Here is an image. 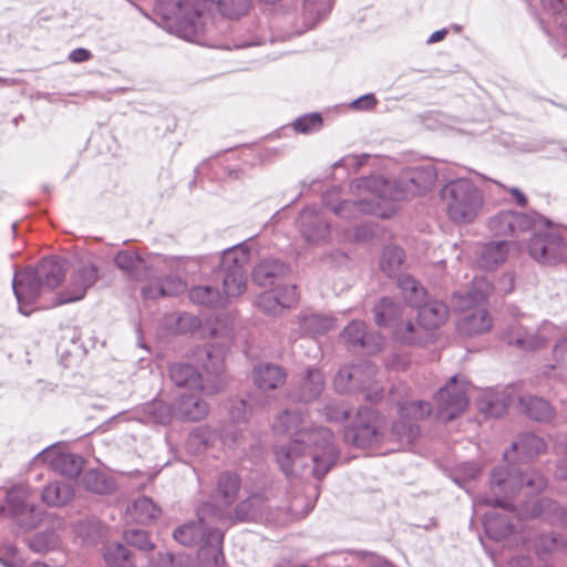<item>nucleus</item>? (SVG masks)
I'll return each instance as SVG.
<instances>
[{
	"label": "nucleus",
	"mask_w": 567,
	"mask_h": 567,
	"mask_svg": "<svg viewBox=\"0 0 567 567\" xmlns=\"http://www.w3.org/2000/svg\"><path fill=\"white\" fill-rule=\"evenodd\" d=\"M200 326L203 332H208L216 343L200 348L195 355L202 362V367L207 375L206 380L189 363H172L168 369L171 380L179 388H200L206 394L213 395L223 391L226 385L225 353L226 348L234 341L233 323L234 321H203Z\"/></svg>",
	"instance_id": "1"
},
{
	"label": "nucleus",
	"mask_w": 567,
	"mask_h": 567,
	"mask_svg": "<svg viewBox=\"0 0 567 567\" xmlns=\"http://www.w3.org/2000/svg\"><path fill=\"white\" fill-rule=\"evenodd\" d=\"M274 453L280 470L288 477L311 466L313 477L321 480L339 458L333 433L324 426L312 430L308 434V441L293 437L288 443L276 445Z\"/></svg>",
	"instance_id": "2"
},
{
	"label": "nucleus",
	"mask_w": 567,
	"mask_h": 567,
	"mask_svg": "<svg viewBox=\"0 0 567 567\" xmlns=\"http://www.w3.org/2000/svg\"><path fill=\"white\" fill-rule=\"evenodd\" d=\"M250 8V0H178L172 17L167 18L168 29L177 37L200 42L204 37L215 33L216 18L219 11L229 19L245 16Z\"/></svg>",
	"instance_id": "3"
},
{
	"label": "nucleus",
	"mask_w": 567,
	"mask_h": 567,
	"mask_svg": "<svg viewBox=\"0 0 567 567\" xmlns=\"http://www.w3.org/2000/svg\"><path fill=\"white\" fill-rule=\"evenodd\" d=\"M223 512L212 503H203L197 508V520L177 527L173 537L184 546H197V556L203 565L219 567L224 563V535L216 526Z\"/></svg>",
	"instance_id": "4"
},
{
	"label": "nucleus",
	"mask_w": 567,
	"mask_h": 567,
	"mask_svg": "<svg viewBox=\"0 0 567 567\" xmlns=\"http://www.w3.org/2000/svg\"><path fill=\"white\" fill-rule=\"evenodd\" d=\"M436 181L432 166H414L403 169L396 177L369 176L355 179L353 186L371 193L381 200H404L430 190Z\"/></svg>",
	"instance_id": "5"
},
{
	"label": "nucleus",
	"mask_w": 567,
	"mask_h": 567,
	"mask_svg": "<svg viewBox=\"0 0 567 567\" xmlns=\"http://www.w3.org/2000/svg\"><path fill=\"white\" fill-rule=\"evenodd\" d=\"M547 486L546 477L538 471L527 467L525 471L514 464L501 465L491 473L489 489L492 495H478L474 502L493 508L513 511L512 497L523 487L529 493H540Z\"/></svg>",
	"instance_id": "6"
},
{
	"label": "nucleus",
	"mask_w": 567,
	"mask_h": 567,
	"mask_svg": "<svg viewBox=\"0 0 567 567\" xmlns=\"http://www.w3.org/2000/svg\"><path fill=\"white\" fill-rule=\"evenodd\" d=\"M449 219L455 225H470L483 212L484 192L470 178L449 181L440 192Z\"/></svg>",
	"instance_id": "7"
},
{
	"label": "nucleus",
	"mask_w": 567,
	"mask_h": 567,
	"mask_svg": "<svg viewBox=\"0 0 567 567\" xmlns=\"http://www.w3.org/2000/svg\"><path fill=\"white\" fill-rule=\"evenodd\" d=\"M377 372V365L367 360L342 365L333 378V388L338 393L361 392L368 401H380L383 389L375 381Z\"/></svg>",
	"instance_id": "8"
},
{
	"label": "nucleus",
	"mask_w": 567,
	"mask_h": 567,
	"mask_svg": "<svg viewBox=\"0 0 567 567\" xmlns=\"http://www.w3.org/2000/svg\"><path fill=\"white\" fill-rule=\"evenodd\" d=\"M190 261L188 257L152 256L147 259L131 250H121L115 255V265L126 277L136 281L151 279L155 274L164 270L183 271L185 265Z\"/></svg>",
	"instance_id": "9"
},
{
	"label": "nucleus",
	"mask_w": 567,
	"mask_h": 567,
	"mask_svg": "<svg viewBox=\"0 0 567 567\" xmlns=\"http://www.w3.org/2000/svg\"><path fill=\"white\" fill-rule=\"evenodd\" d=\"M250 257V249L245 244H237L225 249L218 266L213 269L216 280L221 281L228 295L239 297L246 291V265Z\"/></svg>",
	"instance_id": "10"
},
{
	"label": "nucleus",
	"mask_w": 567,
	"mask_h": 567,
	"mask_svg": "<svg viewBox=\"0 0 567 567\" xmlns=\"http://www.w3.org/2000/svg\"><path fill=\"white\" fill-rule=\"evenodd\" d=\"M529 256L544 266H556L567 261V236L548 228L535 233L527 245Z\"/></svg>",
	"instance_id": "11"
},
{
	"label": "nucleus",
	"mask_w": 567,
	"mask_h": 567,
	"mask_svg": "<svg viewBox=\"0 0 567 567\" xmlns=\"http://www.w3.org/2000/svg\"><path fill=\"white\" fill-rule=\"evenodd\" d=\"M30 489L16 485L7 492L6 505H0V515L11 518L19 528L29 530L41 520V512L30 502Z\"/></svg>",
	"instance_id": "12"
},
{
	"label": "nucleus",
	"mask_w": 567,
	"mask_h": 567,
	"mask_svg": "<svg viewBox=\"0 0 567 567\" xmlns=\"http://www.w3.org/2000/svg\"><path fill=\"white\" fill-rule=\"evenodd\" d=\"M12 288L18 302L19 312L28 317L35 309L48 307L41 302L48 291L32 267L17 271L12 279Z\"/></svg>",
	"instance_id": "13"
},
{
	"label": "nucleus",
	"mask_w": 567,
	"mask_h": 567,
	"mask_svg": "<svg viewBox=\"0 0 567 567\" xmlns=\"http://www.w3.org/2000/svg\"><path fill=\"white\" fill-rule=\"evenodd\" d=\"M380 417L370 406L359 408L354 420L346 426L343 439L357 447H369L379 442Z\"/></svg>",
	"instance_id": "14"
},
{
	"label": "nucleus",
	"mask_w": 567,
	"mask_h": 567,
	"mask_svg": "<svg viewBox=\"0 0 567 567\" xmlns=\"http://www.w3.org/2000/svg\"><path fill=\"white\" fill-rule=\"evenodd\" d=\"M549 329L550 326L546 321L536 331L527 329L520 321H507V324L502 328L501 339L508 346L523 351L537 350L548 342L546 332Z\"/></svg>",
	"instance_id": "15"
},
{
	"label": "nucleus",
	"mask_w": 567,
	"mask_h": 567,
	"mask_svg": "<svg viewBox=\"0 0 567 567\" xmlns=\"http://www.w3.org/2000/svg\"><path fill=\"white\" fill-rule=\"evenodd\" d=\"M332 3L333 0H305L300 21H293L292 25L287 29L285 24L292 22L290 16L285 17L282 21L276 22V27H279L281 30L280 39L300 35L313 28L320 19L327 17L331 11Z\"/></svg>",
	"instance_id": "16"
},
{
	"label": "nucleus",
	"mask_w": 567,
	"mask_h": 567,
	"mask_svg": "<svg viewBox=\"0 0 567 567\" xmlns=\"http://www.w3.org/2000/svg\"><path fill=\"white\" fill-rule=\"evenodd\" d=\"M536 215L515 210H501L488 218L487 228L495 237H518L536 224Z\"/></svg>",
	"instance_id": "17"
},
{
	"label": "nucleus",
	"mask_w": 567,
	"mask_h": 567,
	"mask_svg": "<svg viewBox=\"0 0 567 567\" xmlns=\"http://www.w3.org/2000/svg\"><path fill=\"white\" fill-rule=\"evenodd\" d=\"M434 400L439 406V417L444 422L457 417L467 406L465 384L458 382V377L453 375L450 381L435 394Z\"/></svg>",
	"instance_id": "18"
},
{
	"label": "nucleus",
	"mask_w": 567,
	"mask_h": 567,
	"mask_svg": "<svg viewBox=\"0 0 567 567\" xmlns=\"http://www.w3.org/2000/svg\"><path fill=\"white\" fill-rule=\"evenodd\" d=\"M296 225L301 238L310 245H321L330 238L331 225L316 206L305 207L299 213Z\"/></svg>",
	"instance_id": "19"
},
{
	"label": "nucleus",
	"mask_w": 567,
	"mask_h": 567,
	"mask_svg": "<svg viewBox=\"0 0 567 567\" xmlns=\"http://www.w3.org/2000/svg\"><path fill=\"white\" fill-rule=\"evenodd\" d=\"M99 278V268L92 264H82L74 269L70 277L68 288L58 296V300L53 303L62 305L82 299L87 289H90Z\"/></svg>",
	"instance_id": "20"
},
{
	"label": "nucleus",
	"mask_w": 567,
	"mask_h": 567,
	"mask_svg": "<svg viewBox=\"0 0 567 567\" xmlns=\"http://www.w3.org/2000/svg\"><path fill=\"white\" fill-rule=\"evenodd\" d=\"M342 337L368 355L380 352L384 346V338L379 332L370 331L365 321H349Z\"/></svg>",
	"instance_id": "21"
},
{
	"label": "nucleus",
	"mask_w": 567,
	"mask_h": 567,
	"mask_svg": "<svg viewBox=\"0 0 567 567\" xmlns=\"http://www.w3.org/2000/svg\"><path fill=\"white\" fill-rule=\"evenodd\" d=\"M34 461L48 463L54 472L69 478L78 477L84 465L82 456L73 453H56L51 447L38 453Z\"/></svg>",
	"instance_id": "22"
},
{
	"label": "nucleus",
	"mask_w": 567,
	"mask_h": 567,
	"mask_svg": "<svg viewBox=\"0 0 567 567\" xmlns=\"http://www.w3.org/2000/svg\"><path fill=\"white\" fill-rule=\"evenodd\" d=\"M297 287L286 286L279 291H265L257 297L256 306L266 316H284L297 302Z\"/></svg>",
	"instance_id": "23"
},
{
	"label": "nucleus",
	"mask_w": 567,
	"mask_h": 567,
	"mask_svg": "<svg viewBox=\"0 0 567 567\" xmlns=\"http://www.w3.org/2000/svg\"><path fill=\"white\" fill-rule=\"evenodd\" d=\"M353 181L352 183H354ZM351 187L357 190V188L351 184ZM359 192V189H358ZM360 193H367V197H362L359 200H342L337 205H331L328 202V198H323V203L327 207H329L334 215L346 218V219H352L358 218L361 215H380L382 217H385L384 214H380L378 212L379 203L375 202V199H379L378 197L373 196L371 193L360 189Z\"/></svg>",
	"instance_id": "24"
},
{
	"label": "nucleus",
	"mask_w": 567,
	"mask_h": 567,
	"mask_svg": "<svg viewBox=\"0 0 567 567\" xmlns=\"http://www.w3.org/2000/svg\"><path fill=\"white\" fill-rule=\"evenodd\" d=\"M493 286L484 277H476L473 287L464 291H456L452 295L450 308L454 312H464L484 302L492 293Z\"/></svg>",
	"instance_id": "25"
},
{
	"label": "nucleus",
	"mask_w": 567,
	"mask_h": 567,
	"mask_svg": "<svg viewBox=\"0 0 567 567\" xmlns=\"http://www.w3.org/2000/svg\"><path fill=\"white\" fill-rule=\"evenodd\" d=\"M323 389L322 372L319 369L309 368L299 383L289 390L288 398L296 402L310 403L321 395Z\"/></svg>",
	"instance_id": "26"
},
{
	"label": "nucleus",
	"mask_w": 567,
	"mask_h": 567,
	"mask_svg": "<svg viewBox=\"0 0 567 567\" xmlns=\"http://www.w3.org/2000/svg\"><path fill=\"white\" fill-rule=\"evenodd\" d=\"M134 420L145 424L168 425L175 415V405L161 399H154L133 411Z\"/></svg>",
	"instance_id": "27"
},
{
	"label": "nucleus",
	"mask_w": 567,
	"mask_h": 567,
	"mask_svg": "<svg viewBox=\"0 0 567 567\" xmlns=\"http://www.w3.org/2000/svg\"><path fill=\"white\" fill-rule=\"evenodd\" d=\"M520 519L544 518L550 523L561 522L567 525L566 513L556 502L547 497L539 498L526 504L524 509L517 514Z\"/></svg>",
	"instance_id": "28"
},
{
	"label": "nucleus",
	"mask_w": 567,
	"mask_h": 567,
	"mask_svg": "<svg viewBox=\"0 0 567 567\" xmlns=\"http://www.w3.org/2000/svg\"><path fill=\"white\" fill-rule=\"evenodd\" d=\"M393 337L395 340L406 343L426 342L430 330L437 329V321H394Z\"/></svg>",
	"instance_id": "29"
},
{
	"label": "nucleus",
	"mask_w": 567,
	"mask_h": 567,
	"mask_svg": "<svg viewBox=\"0 0 567 567\" xmlns=\"http://www.w3.org/2000/svg\"><path fill=\"white\" fill-rule=\"evenodd\" d=\"M189 300L199 307L206 309H220L225 308L233 295H228L223 288V291L218 287L209 284H200L192 287L188 290Z\"/></svg>",
	"instance_id": "30"
},
{
	"label": "nucleus",
	"mask_w": 567,
	"mask_h": 567,
	"mask_svg": "<svg viewBox=\"0 0 567 567\" xmlns=\"http://www.w3.org/2000/svg\"><path fill=\"white\" fill-rule=\"evenodd\" d=\"M176 419L196 422L205 419L209 413L208 403L198 395L183 394L174 401Z\"/></svg>",
	"instance_id": "31"
},
{
	"label": "nucleus",
	"mask_w": 567,
	"mask_h": 567,
	"mask_svg": "<svg viewBox=\"0 0 567 567\" xmlns=\"http://www.w3.org/2000/svg\"><path fill=\"white\" fill-rule=\"evenodd\" d=\"M315 429L316 427H306L303 414L297 410H285L280 412L274 422L275 432L307 441L308 434Z\"/></svg>",
	"instance_id": "32"
},
{
	"label": "nucleus",
	"mask_w": 567,
	"mask_h": 567,
	"mask_svg": "<svg viewBox=\"0 0 567 567\" xmlns=\"http://www.w3.org/2000/svg\"><path fill=\"white\" fill-rule=\"evenodd\" d=\"M509 244L507 240L488 241L477 251L476 264L481 269L495 270L507 258Z\"/></svg>",
	"instance_id": "33"
},
{
	"label": "nucleus",
	"mask_w": 567,
	"mask_h": 567,
	"mask_svg": "<svg viewBox=\"0 0 567 567\" xmlns=\"http://www.w3.org/2000/svg\"><path fill=\"white\" fill-rule=\"evenodd\" d=\"M522 411L533 421L549 423L556 416V410L549 401L537 395H522L518 399Z\"/></svg>",
	"instance_id": "34"
},
{
	"label": "nucleus",
	"mask_w": 567,
	"mask_h": 567,
	"mask_svg": "<svg viewBox=\"0 0 567 567\" xmlns=\"http://www.w3.org/2000/svg\"><path fill=\"white\" fill-rule=\"evenodd\" d=\"M33 269L45 289L51 291L60 285L65 276V260L58 257L43 258Z\"/></svg>",
	"instance_id": "35"
},
{
	"label": "nucleus",
	"mask_w": 567,
	"mask_h": 567,
	"mask_svg": "<svg viewBox=\"0 0 567 567\" xmlns=\"http://www.w3.org/2000/svg\"><path fill=\"white\" fill-rule=\"evenodd\" d=\"M252 375L255 385L260 390L278 389L287 379L285 369L274 363L255 365Z\"/></svg>",
	"instance_id": "36"
},
{
	"label": "nucleus",
	"mask_w": 567,
	"mask_h": 567,
	"mask_svg": "<svg viewBox=\"0 0 567 567\" xmlns=\"http://www.w3.org/2000/svg\"><path fill=\"white\" fill-rule=\"evenodd\" d=\"M161 508L147 496L136 498L126 508L125 519L140 525L154 522L161 515Z\"/></svg>",
	"instance_id": "37"
},
{
	"label": "nucleus",
	"mask_w": 567,
	"mask_h": 567,
	"mask_svg": "<svg viewBox=\"0 0 567 567\" xmlns=\"http://www.w3.org/2000/svg\"><path fill=\"white\" fill-rule=\"evenodd\" d=\"M483 525L487 536L496 542H502L515 533L511 518L494 511L484 514Z\"/></svg>",
	"instance_id": "38"
},
{
	"label": "nucleus",
	"mask_w": 567,
	"mask_h": 567,
	"mask_svg": "<svg viewBox=\"0 0 567 567\" xmlns=\"http://www.w3.org/2000/svg\"><path fill=\"white\" fill-rule=\"evenodd\" d=\"M513 389L507 388L503 391H489L478 402L480 410L488 416H502L509 404L513 402Z\"/></svg>",
	"instance_id": "39"
},
{
	"label": "nucleus",
	"mask_w": 567,
	"mask_h": 567,
	"mask_svg": "<svg viewBox=\"0 0 567 567\" xmlns=\"http://www.w3.org/2000/svg\"><path fill=\"white\" fill-rule=\"evenodd\" d=\"M288 271L287 266L277 259L260 261L252 271L255 282L262 287H269L284 277Z\"/></svg>",
	"instance_id": "40"
},
{
	"label": "nucleus",
	"mask_w": 567,
	"mask_h": 567,
	"mask_svg": "<svg viewBox=\"0 0 567 567\" xmlns=\"http://www.w3.org/2000/svg\"><path fill=\"white\" fill-rule=\"evenodd\" d=\"M239 489V476L230 471L221 472L217 478L215 498L225 506H229L236 501Z\"/></svg>",
	"instance_id": "41"
},
{
	"label": "nucleus",
	"mask_w": 567,
	"mask_h": 567,
	"mask_svg": "<svg viewBox=\"0 0 567 567\" xmlns=\"http://www.w3.org/2000/svg\"><path fill=\"white\" fill-rule=\"evenodd\" d=\"M74 491L64 482L55 481L44 487L41 494L43 503L51 507H60L72 501Z\"/></svg>",
	"instance_id": "42"
},
{
	"label": "nucleus",
	"mask_w": 567,
	"mask_h": 567,
	"mask_svg": "<svg viewBox=\"0 0 567 567\" xmlns=\"http://www.w3.org/2000/svg\"><path fill=\"white\" fill-rule=\"evenodd\" d=\"M512 452H517L522 458H533L542 453H545L547 449L546 442L533 434L522 433L516 442L512 443Z\"/></svg>",
	"instance_id": "43"
},
{
	"label": "nucleus",
	"mask_w": 567,
	"mask_h": 567,
	"mask_svg": "<svg viewBox=\"0 0 567 567\" xmlns=\"http://www.w3.org/2000/svg\"><path fill=\"white\" fill-rule=\"evenodd\" d=\"M82 484L87 492L101 495L110 494L116 487L114 480L100 470L85 472L82 476Z\"/></svg>",
	"instance_id": "44"
},
{
	"label": "nucleus",
	"mask_w": 567,
	"mask_h": 567,
	"mask_svg": "<svg viewBox=\"0 0 567 567\" xmlns=\"http://www.w3.org/2000/svg\"><path fill=\"white\" fill-rule=\"evenodd\" d=\"M398 285L404 299L412 307H421L424 303V300L427 297L426 290L413 277L410 275H402L398 279Z\"/></svg>",
	"instance_id": "45"
},
{
	"label": "nucleus",
	"mask_w": 567,
	"mask_h": 567,
	"mask_svg": "<svg viewBox=\"0 0 567 567\" xmlns=\"http://www.w3.org/2000/svg\"><path fill=\"white\" fill-rule=\"evenodd\" d=\"M404 261L402 248L393 245L385 246L380 256V269L389 277L396 276Z\"/></svg>",
	"instance_id": "46"
},
{
	"label": "nucleus",
	"mask_w": 567,
	"mask_h": 567,
	"mask_svg": "<svg viewBox=\"0 0 567 567\" xmlns=\"http://www.w3.org/2000/svg\"><path fill=\"white\" fill-rule=\"evenodd\" d=\"M266 28L260 29L259 23H252L246 29L245 32L239 33L235 38L234 47L237 49L248 48L252 45H260L267 41H275L274 38L268 35Z\"/></svg>",
	"instance_id": "47"
},
{
	"label": "nucleus",
	"mask_w": 567,
	"mask_h": 567,
	"mask_svg": "<svg viewBox=\"0 0 567 567\" xmlns=\"http://www.w3.org/2000/svg\"><path fill=\"white\" fill-rule=\"evenodd\" d=\"M264 498L254 494L235 507V517L239 522L257 519L262 514Z\"/></svg>",
	"instance_id": "48"
},
{
	"label": "nucleus",
	"mask_w": 567,
	"mask_h": 567,
	"mask_svg": "<svg viewBox=\"0 0 567 567\" xmlns=\"http://www.w3.org/2000/svg\"><path fill=\"white\" fill-rule=\"evenodd\" d=\"M544 14L553 19L555 27L567 34V0H542Z\"/></svg>",
	"instance_id": "49"
},
{
	"label": "nucleus",
	"mask_w": 567,
	"mask_h": 567,
	"mask_svg": "<svg viewBox=\"0 0 567 567\" xmlns=\"http://www.w3.org/2000/svg\"><path fill=\"white\" fill-rule=\"evenodd\" d=\"M109 567H134L131 551L122 544L110 545L104 553Z\"/></svg>",
	"instance_id": "50"
},
{
	"label": "nucleus",
	"mask_w": 567,
	"mask_h": 567,
	"mask_svg": "<svg viewBox=\"0 0 567 567\" xmlns=\"http://www.w3.org/2000/svg\"><path fill=\"white\" fill-rule=\"evenodd\" d=\"M402 303L391 297H382L373 307L374 319H399L402 316Z\"/></svg>",
	"instance_id": "51"
},
{
	"label": "nucleus",
	"mask_w": 567,
	"mask_h": 567,
	"mask_svg": "<svg viewBox=\"0 0 567 567\" xmlns=\"http://www.w3.org/2000/svg\"><path fill=\"white\" fill-rule=\"evenodd\" d=\"M565 545V538L556 533L540 534L534 543L535 553L538 556L547 555Z\"/></svg>",
	"instance_id": "52"
},
{
	"label": "nucleus",
	"mask_w": 567,
	"mask_h": 567,
	"mask_svg": "<svg viewBox=\"0 0 567 567\" xmlns=\"http://www.w3.org/2000/svg\"><path fill=\"white\" fill-rule=\"evenodd\" d=\"M391 433L400 442L411 443L419 433V426L409 417H401L392 424Z\"/></svg>",
	"instance_id": "53"
},
{
	"label": "nucleus",
	"mask_w": 567,
	"mask_h": 567,
	"mask_svg": "<svg viewBox=\"0 0 567 567\" xmlns=\"http://www.w3.org/2000/svg\"><path fill=\"white\" fill-rule=\"evenodd\" d=\"M399 413L401 417L412 420L423 419L431 413V404L427 401H406L399 404Z\"/></svg>",
	"instance_id": "54"
},
{
	"label": "nucleus",
	"mask_w": 567,
	"mask_h": 567,
	"mask_svg": "<svg viewBox=\"0 0 567 567\" xmlns=\"http://www.w3.org/2000/svg\"><path fill=\"white\" fill-rule=\"evenodd\" d=\"M419 309L416 319H444L449 313V307L439 300H424V303Z\"/></svg>",
	"instance_id": "55"
},
{
	"label": "nucleus",
	"mask_w": 567,
	"mask_h": 567,
	"mask_svg": "<svg viewBox=\"0 0 567 567\" xmlns=\"http://www.w3.org/2000/svg\"><path fill=\"white\" fill-rule=\"evenodd\" d=\"M292 128L301 134H310L318 132L322 126V117L319 113L305 114L296 118Z\"/></svg>",
	"instance_id": "56"
},
{
	"label": "nucleus",
	"mask_w": 567,
	"mask_h": 567,
	"mask_svg": "<svg viewBox=\"0 0 567 567\" xmlns=\"http://www.w3.org/2000/svg\"><path fill=\"white\" fill-rule=\"evenodd\" d=\"M481 472V467L474 462H465L457 465L452 474L453 481L461 487L472 480H475Z\"/></svg>",
	"instance_id": "57"
},
{
	"label": "nucleus",
	"mask_w": 567,
	"mask_h": 567,
	"mask_svg": "<svg viewBox=\"0 0 567 567\" xmlns=\"http://www.w3.org/2000/svg\"><path fill=\"white\" fill-rule=\"evenodd\" d=\"M124 539L130 546L136 547L141 550L147 551L154 548L148 533L144 529L128 528L124 532Z\"/></svg>",
	"instance_id": "58"
},
{
	"label": "nucleus",
	"mask_w": 567,
	"mask_h": 567,
	"mask_svg": "<svg viewBox=\"0 0 567 567\" xmlns=\"http://www.w3.org/2000/svg\"><path fill=\"white\" fill-rule=\"evenodd\" d=\"M493 321H456V330L460 334L473 337L488 332Z\"/></svg>",
	"instance_id": "59"
},
{
	"label": "nucleus",
	"mask_w": 567,
	"mask_h": 567,
	"mask_svg": "<svg viewBox=\"0 0 567 567\" xmlns=\"http://www.w3.org/2000/svg\"><path fill=\"white\" fill-rule=\"evenodd\" d=\"M251 415V406L244 399H231L229 404V416L233 422H246Z\"/></svg>",
	"instance_id": "60"
},
{
	"label": "nucleus",
	"mask_w": 567,
	"mask_h": 567,
	"mask_svg": "<svg viewBox=\"0 0 567 567\" xmlns=\"http://www.w3.org/2000/svg\"><path fill=\"white\" fill-rule=\"evenodd\" d=\"M323 414L328 421L342 422L350 415L349 408L343 403H329L323 408Z\"/></svg>",
	"instance_id": "61"
},
{
	"label": "nucleus",
	"mask_w": 567,
	"mask_h": 567,
	"mask_svg": "<svg viewBox=\"0 0 567 567\" xmlns=\"http://www.w3.org/2000/svg\"><path fill=\"white\" fill-rule=\"evenodd\" d=\"M164 297H171L183 292L186 288L185 281L178 276H165L161 279Z\"/></svg>",
	"instance_id": "62"
},
{
	"label": "nucleus",
	"mask_w": 567,
	"mask_h": 567,
	"mask_svg": "<svg viewBox=\"0 0 567 567\" xmlns=\"http://www.w3.org/2000/svg\"><path fill=\"white\" fill-rule=\"evenodd\" d=\"M378 103V100L375 99L374 94L369 93L365 95L360 96L359 99H355L351 102V106L361 110V111H369L375 107Z\"/></svg>",
	"instance_id": "63"
},
{
	"label": "nucleus",
	"mask_w": 567,
	"mask_h": 567,
	"mask_svg": "<svg viewBox=\"0 0 567 567\" xmlns=\"http://www.w3.org/2000/svg\"><path fill=\"white\" fill-rule=\"evenodd\" d=\"M209 436H210V434H209L208 430L198 429L189 435L188 444L197 445V446L203 445L204 447H206L209 442Z\"/></svg>",
	"instance_id": "64"
}]
</instances>
